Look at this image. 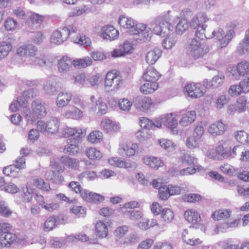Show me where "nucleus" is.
Listing matches in <instances>:
<instances>
[{"mask_svg": "<svg viewBox=\"0 0 249 249\" xmlns=\"http://www.w3.org/2000/svg\"><path fill=\"white\" fill-rule=\"evenodd\" d=\"M169 20V17L168 15L159 17L151 24V29H152L156 35L164 37L169 33L171 30V28L173 29Z\"/></svg>", "mask_w": 249, "mask_h": 249, "instance_id": "obj_3", "label": "nucleus"}, {"mask_svg": "<svg viewBox=\"0 0 249 249\" xmlns=\"http://www.w3.org/2000/svg\"><path fill=\"white\" fill-rule=\"evenodd\" d=\"M237 52L240 54H244L249 52V41L244 38L237 46Z\"/></svg>", "mask_w": 249, "mask_h": 249, "instance_id": "obj_51", "label": "nucleus"}, {"mask_svg": "<svg viewBox=\"0 0 249 249\" xmlns=\"http://www.w3.org/2000/svg\"><path fill=\"white\" fill-rule=\"evenodd\" d=\"M162 53L161 50L156 48L148 52L145 56V60L149 65H153L159 59Z\"/></svg>", "mask_w": 249, "mask_h": 249, "instance_id": "obj_22", "label": "nucleus"}, {"mask_svg": "<svg viewBox=\"0 0 249 249\" xmlns=\"http://www.w3.org/2000/svg\"><path fill=\"white\" fill-rule=\"evenodd\" d=\"M68 186L72 191L76 193L80 194L81 197L87 202L98 204L104 200V196L100 194L89 192L88 190L82 189L78 182L71 181Z\"/></svg>", "mask_w": 249, "mask_h": 249, "instance_id": "obj_1", "label": "nucleus"}, {"mask_svg": "<svg viewBox=\"0 0 249 249\" xmlns=\"http://www.w3.org/2000/svg\"><path fill=\"white\" fill-rule=\"evenodd\" d=\"M45 176L48 180L54 183H59L62 179V176L59 173L53 170L48 171Z\"/></svg>", "mask_w": 249, "mask_h": 249, "instance_id": "obj_40", "label": "nucleus"}, {"mask_svg": "<svg viewBox=\"0 0 249 249\" xmlns=\"http://www.w3.org/2000/svg\"><path fill=\"white\" fill-rule=\"evenodd\" d=\"M226 130V125L222 122L218 121L212 124L208 128L209 133L213 136L221 135Z\"/></svg>", "mask_w": 249, "mask_h": 249, "instance_id": "obj_20", "label": "nucleus"}, {"mask_svg": "<svg viewBox=\"0 0 249 249\" xmlns=\"http://www.w3.org/2000/svg\"><path fill=\"white\" fill-rule=\"evenodd\" d=\"M37 92H38L36 89H30L23 92L22 96L25 99V100H26V103H28L29 100H30L36 96Z\"/></svg>", "mask_w": 249, "mask_h": 249, "instance_id": "obj_59", "label": "nucleus"}, {"mask_svg": "<svg viewBox=\"0 0 249 249\" xmlns=\"http://www.w3.org/2000/svg\"><path fill=\"white\" fill-rule=\"evenodd\" d=\"M135 145H133V147H130L127 145H123L118 149V152L122 156L126 155L127 157L133 156L135 153Z\"/></svg>", "mask_w": 249, "mask_h": 249, "instance_id": "obj_45", "label": "nucleus"}, {"mask_svg": "<svg viewBox=\"0 0 249 249\" xmlns=\"http://www.w3.org/2000/svg\"><path fill=\"white\" fill-rule=\"evenodd\" d=\"M196 118L195 111H190L186 112L182 115V118L179 121V124L182 126H186L192 123Z\"/></svg>", "mask_w": 249, "mask_h": 249, "instance_id": "obj_27", "label": "nucleus"}, {"mask_svg": "<svg viewBox=\"0 0 249 249\" xmlns=\"http://www.w3.org/2000/svg\"><path fill=\"white\" fill-rule=\"evenodd\" d=\"M12 49V45L9 42L2 41L0 43V60L5 58Z\"/></svg>", "mask_w": 249, "mask_h": 249, "instance_id": "obj_41", "label": "nucleus"}, {"mask_svg": "<svg viewBox=\"0 0 249 249\" xmlns=\"http://www.w3.org/2000/svg\"><path fill=\"white\" fill-rule=\"evenodd\" d=\"M58 217L56 216H52L49 217L44 222V231H49L52 230L57 224Z\"/></svg>", "mask_w": 249, "mask_h": 249, "instance_id": "obj_39", "label": "nucleus"}, {"mask_svg": "<svg viewBox=\"0 0 249 249\" xmlns=\"http://www.w3.org/2000/svg\"><path fill=\"white\" fill-rule=\"evenodd\" d=\"M29 62L30 64L39 67H43L46 64V60L44 54L39 52L37 55L35 56L32 59H29Z\"/></svg>", "mask_w": 249, "mask_h": 249, "instance_id": "obj_37", "label": "nucleus"}, {"mask_svg": "<svg viewBox=\"0 0 249 249\" xmlns=\"http://www.w3.org/2000/svg\"><path fill=\"white\" fill-rule=\"evenodd\" d=\"M209 18L205 13H199L196 15L191 21L190 26L196 29L195 35L200 39H203L207 35L206 28L207 25L205 24L208 21Z\"/></svg>", "mask_w": 249, "mask_h": 249, "instance_id": "obj_2", "label": "nucleus"}, {"mask_svg": "<svg viewBox=\"0 0 249 249\" xmlns=\"http://www.w3.org/2000/svg\"><path fill=\"white\" fill-rule=\"evenodd\" d=\"M95 233L100 238L106 237L108 233L107 225L102 221L97 222L95 225Z\"/></svg>", "mask_w": 249, "mask_h": 249, "instance_id": "obj_34", "label": "nucleus"}, {"mask_svg": "<svg viewBox=\"0 0 249 249\" xmlns=\"http://www.w3.org/2000/svg\"><path fill=\"white\" fill-rule=\"evenodd\" d=\"M63 134L64 137H68L70 136H74V137L79 138L84 136L86 134L85 130L83 131L82 129H77L66 127L63 130Z\"/></svg>", "mask_w": 249, "mask_h": 249, "instance_id": "obj_26", "label": "nucleus"}, {"mask_svg": "<svg viewBox=\"0 0 249 249\" xmlns=\"http://www.w3.org/2000/svg\"><path fill=\"white\" fill-rule=\"evenodd\" d=\"M228 76L232 80H238L242 75L239 72L237 66H229L228 68Z\"/></svg>", "mask_w": 249, "mask_h": 249, "instance_id": "obj_49", "label": "nucleus"}, {"mask_svg": "<svg viewBox=\"0 0 249 249\" xmlns=\"http://www.w3.org/2000/svg\"><path fill=\"white\" fill-rule=\"evenodd\" d=\"M182 238L184 242L191 246H196L201 244L202 243V241L199 238L194 239L193 238L187 229L183 230L182 233Z\"/></svg>", "mask_w": 249, "mask_h": 249, "instance_id": "obj_28", "label": "nucleus"}, {"mask_svg": "<svg viewBox=\"0 0 249 249\" xmlns=\"http://www.w3.org/2000/svg\"><path fill=\"white\" fill-rule=\"evenodd\" d=\"M128 32L131 35H139L140 39L144 41L149 40L151 35V28L143 23H137L136 21Z\"/></svg>", "mask_w": 249, "mask_h": 249, "instance_id": "obj_7", "label": "nucleus"}, {"mask_svg": "<svg viewBox=\"0 0 249 249\" xmlns=\"http://www.w3.org/2000/svg\"><path fill=\"white\" fill-rule=\"evenodd\" d=\"M59 127V121L56 117H52L44 122L38 121L37 123V128L43 134H55L57 132Z\"/></svg>", "mask_w": 249, "mask_h": 249, "instance_id": "obj_5", "label": "nucleus"}, {"mask_svg": "<svg viewBox=\"0 0 249 249\" xmlns=\"http://www.w3.org/2000/svg\"><path fill=\"white\" fill-rule=\"evenodd\" d=\"M207 34L205 38H210L213 37H216L219 40L221 48L226 47L229 42L231 40L234 35V32L232 30H230L227 33L224 35V32L222 29L217 28L212 32V34H210L207 31Z\"/></svg>", "mask_w": 249, "mask_h": 249, "instance_id": "obj_6", "label": "nucleus"}, {"mask_svg": "<svg viewBox=\"0 0 249 249\" xmlns=\"http://www.w3.org/2000/svg\"><path fill=\"white\" fill-rule=\"evenodd\" d=\"M178 21L176 26V32L177 34H182L188 28V22L187 19L184 18H177Z\"/></svg>", "mask_w": 249, "mask_h": 249, "instance_id": "obj_42", "label": "nucleus"}, {"mask_svg": "<svg viewBox=\"0 0 249 249\" xmlns=\"http://www.w3.org/2000/svg\"><path fill=\"white\" fill-rule=\"evenodd\" d=\"M44 19V17L37 14H32L30 16V21L37 28L39 26Z\"/></svg>", "mask_w": 249, "mask_h": 249, "instance_id": "obj_62", "label": "nucleus"}, {"mask_svg": "<svg viewBox=\"0 0 249 249\" xmlns=\"http://www.w3.org/2000/svg\"><path fill=\"white\" fill-rule=\"evenodd\" d=\"M76 31L77 28L73 25L60 27L53 33L51 41L56 45H60L65 41L71 34L75 33Z\"/></svg>", "mask_w": 249, "mask_h": 249, "instance_id": "obj_4", "label": "nucleus"}, {"mask_svg": "<svg viewBox=\"0 0 249 249\" xmlns=\"http://www.w3.org/2000/svg\"><path fill=\"white\" fill-rule=\"evenodd\" d=\"M143 161L146 165L156 169L163 165L161 160L160 158L155 157H145L143 159Z\"/></svg>", "mask_w": 249, "mask_h": 249, "instance_id": "obj_25", "label": "nucleus"}, {"mask_svg": "<svg viewBox=\"0 0 249 249\" xmlns=\"http://www.w3.org/2000/svg\"><path fill=\"white\" fill-rule=\"evenodd\" d=\"M86 155L91 160H99L102 157L101 153L94 148H89L86 150Z\"/></svg>", "mask_w": 249, "mask_h": 249, "instance_id": "obj_48", "label": "nucleus"}, {"mask_svg": "<svg viewBox=\"0 0 249 249\" xmlns=\"http://www.w3.org/2000/svg\"><path fill=\"white\" fill-rule=\"evenodd\" d=\"M161 74L153 67L149 66L144 71L142 78L146 81L156 82Z\"/></svg>", "mask_w": 249, "mask_h": 249, "instance_id": "obj_17", "label": "nucleus"}, {"mask_svg": "<svg viewBox=\"0 0 249 249\" xmlns=\"http://www.w3.org/2000/svg\"><path fill=\"white\" fill-rule=\"evenodd\" d=\"M119 32L113 26L107 25L102 29L101 36L104 39L112 41L118 37Z\"/></svg>", "mask_w": 249, "mask_h": 249, "instance_id": "obj_15", "label": "nucleus"}, {"mask_svg": "<svg viewBox=\"0 0 249 249\" xmlns=\"http://www.w3.org/2000/svg\"><path fill=\"white\" fill-rule=\"evenodd\" d=\"M201 199V196L196 194H189L183 197L184 201L194 203L198 201Z\"/></svg>", "mask_w": 249, "mask_h": 249, "instance_id": "obj_63", "label": "nucleus"}, {"mask_svg": "<svg viewBox=\"0 0 249 249\" xmlns=\"http://www.w3.org/2000/svg\"><path fill=\"white\" fill-rule=\"evenodd\" d=\"M161 217L165 222L169 223L174 218L173 212L170 209H163L162 210Z\"/></svg>", "mask_w": 249, "mask_h": 249, "instance_id": "obj_55", "label": "nucleus"}, {"mask_svg": "<svg viewBox=\"0 0 249 249\" xmlns=\"http://www.w3.org/2000/svg\"><path fill=\"white\" fill-rule=\"evenodd\" d=\"M200 140L192 135L188 137L186 140V145L190 149H193L199 147Z\"/></svg>", "mask_w": 249, "mask_h": 249, "instance_id": "obj_50", "label": "nucleus"}, {"mask_svg": "<svg viewBox=\"0 0 249 249\" xmlns=\"http://www.w3.org/2000/svg\"><path fill=\"white\" fill-rule=\"evenodd\" d=\"M101 126L107 132L117 131L119 129L118 124L109 119L105 118L101 122Z\"/></svg>", "mask_w": 249, "mask_h": 249, "instance_id": "obj_24", "label": "nucleus"}, {"mask_svg": "<svg viewBox=\"0 0 249 249\" xmlns=\"http://www.w3.org/2000/svg\"><path fill=\"white\" fill-rule=\"evenodd\" d=\"M72 93L70 92L61 91L58 93L56 100V106L63 107L68 105L71 99Z\"/></svg>", "mask_w": 249, "mask_h": 249, "instance_id": "obj_18", "label": "nucleus"}, {"mask_svg": "<svg viewBox=\"0 0 249 249\" xmlns=\"http://www.w3.org/2000/svg\"><path fill=\"white\" fill-rule=\"evenodd\" d=\"M136 21H135L131 18H128L127 17L125 16L124 15H121L119 18V24L122 27L128 29V31H129V29L134 26V24H135Z\"/></svg>", "mask_w": 249, "mask_h": 249, "instance_id": "obj_36", "label": "nucleus"}, {"mask_svg": "<svg viewBox=\"0 0 249 249\" xmlns=\"http://www.w3.org/2000/svg\"><path fill=\"white\" fill-rule=\"evenodd\" d=\"M133 103L137 109L143 111L148 109L152 102L149 97L137 96L134 98Z\"/></svg>", "mask_w": 249, "mask_h": 249, "instance_id": "obj_13", "label": "nucleus"}, {"mask_svg": "<svg viewBox=\"0 0 249 249\" xmlns=\"http://www.w3.org/2000/svg\"><path fill=\"white\" fill-rule=\"evenodd\" d=\"M38 50L32 44H28L21 46L18 49L17 53L20 56L30 57L32 59L35 56L38 55Z\"/></svg>", "mask_w": 249, "mask_h": 249, "instance_id": "obj_12", "label": "nucleus"}, {"mask_svg": "<svg viewBox=\"0 0 249 249\" xmlns=\"http://www.w3.org/2000/svg\"><path fill=\"white\" fill-rule=\"evenodd\" d=\"M140 126L143 129H146L149 132L150 129H154L155 128H160L161 126V123L158 121L154 123L151 120L145 117L140 119Z\"/></svg>", "mask_w": 249, "mask_h": 249, "instance_id": "obj_23", "label": "nucleus"}, {"mask_svg": "<svg viewBox=\"0 0 249 249\" xmlns=\"http://www.w3.org/2000/svg\"><path fill=\"white\" fill-rule=\"evenodd\" d=\"M46 104L40 100H34L31 104L32 113L29 116L30 119L42 118L47 114Z\"/></svg>", "mask_w": 249, "mask_h": 249, "instance_id": "obj_9", "label": "nucleus"}, {"mask_svg": "<svg viewBox=\"0 0 249 249\" xmlns=\"http://www.w3.org/2000/svg\"><path fill=\"white\" fill-rule=\"evenodd\" d=\"M169 189L166 185H162L159 188V195L160 199L165 200L167 199L170 196Z\"/></svg>", "mask_w": 249, "mask_h": 249, "instance_id": "obj_58", "label": "nucleus"}, {"mask_svg": "<svg viewBox=\"0 0 249 249\" xmlns=\"http://www.w3.org/2000/svg\"><path fill=\"white\" fill-rule=\"evenodd\" d=\"M159 85L157 82L146 81L140 88V91L144 94H150L154 92L158 88Z\"/></svg>", "mask_w": 249, "mask_h": 249, "instance_id": "obj_30", "label": "nucleus"}, {"mask_svg": "<svg viewBox=\"0 0 249 249\" xmlns=\"http://www.w3.org/2000/svg\"><path fill=\"white\" fill-rule=\"evenodd\" d=\"M182 163H185L188 165H194V167H196L197 169V172H199L203 169V167L197 164V159L194 157L192 156L189 154H185L181 157Z\"/></svg>", "mask_w": 249, "mask_h": 249, "instance_id": "obj_33", "label": "nucleus"}, {"mask_svg": "<svg viewBox=\"0 0 249 249\" xmlns=\"http://www.w3.org/2000/svg\"><path fill=\"white\" fill-rule=\"evenodd\" d=\"M80 139L77 137L69 139L67 144L65 146L64 152L69 155H74L79 150L78 144Z\"/></svg>", "mask_w": 249, "mask_h": 249, "instance_id": "obj_14", "label": "nucleus"}, {"mask_svg": "<svg viewBox=\"0 0 249 249\" xmlns=\"http://www.w3.org/2000/svg\"><path fill=\"white\" fill-rule=\"evenodd\" d=\"M161 120V124L163 123L166 127L172 129L175 128L178 125V120L173 117L172 113L166 114Z\"/></svg>", "mask_w": 249, "mask_h": 249, "instance_id": "obj_35", "label": "nucleus"}, {"mask_svg": "<svg viewBox=\"0 0 249 249\" xmlns=\"http://www.w3.org/2000/svg\"><path fill=\"white\" fill-rule=\"evenodd\" d=\"M12 211L8 207L5 201H0V214L4 217L11 215Z\"/></svg>", "mask_w": 249, "mask_h": 249, "instance_id": "obj_54", "label": "nucleus"}, {"mask_svg": "<svg viewBox=\"0 0 249 249\" xmlns=\"http://www.w3.org/2000/svg\"><path fill=\"white\" fill-rule=\"evenodd\" d=\"M56 82L54 78L49 79L45 84L43 89L46 94L53 95L56 93Z\"/></svg>", "mask_w": 249, "mask_h": 249, "instance_id": "obj_32", "label": "nucleus"}, {"mask_svg": "<svg viewBox=\"0 0 249 249\" xmlns=\"http://www.w3.org/2000/svg\"><path fill=\"white\" fill-rule=\"evenodd\" d=\"M231 211L227 209H221L215 211L212 215L214 220L227 219L230 216Z\"/></svg>", "mask_w": 249, "mask_h": 249, "instance_id": "obj_38", "label": "nucleus"}, {"mask_svg": "<svg viewBox=\"0 0 249 249\" xmlns=\"http://www.w3.org/2000/svg\"><path fill=\"white\" fill-rule=\"evenodd\" d=\"M189 49L192 56L195 59L201 58L206 54L208 51L201 41L196 38L192 39L189 44Z\"/></svg>", "mask_w": 249, "mask_h": 249, "instance_id": "obj_8", "label": "nucleus"}, {"mask_svg": "<svg viewBox=\"0 0 249 249\" xmlns=\"http://www.w3.org/2000/svg\"><path fill=\"white\" fill-rule=\"evenodd\" d=\"M104 83L106 88H112L111 90H116L122 85L123 79L119 74L109 71L106 74Z\"/></svg>", "mask_w": 249, "mask_h": 249, "instance_id": "obj_10", "label": "nucleus"}, {"mask_svg": "<svg viewBox=\"0 0 249 249\" xmlns=\"http://www.w3.org/2000/svg\"><path fill=\"white\" fill-rule=\"evenodd\" d=\"M35 185L39 189L44 191H49L50 190V185L45 182L42 178H36L35 180Z\"/></svg>", "mask_w": 249, "mask_h": 249, "instance_id": "obj_60", "label": "nucleus"}, {"mask_svg": "<svg viewBox=\"0 0 249 249\" xmlns=\"http://www.w3.org/2000/svg\"><path fill=\"white\" fill-rule=\"evenodd\" d=\"M184 90L191 98L200 97L203 95V91L198 86L195 84H188L184 87Z\"/></svg>", "mask_w": 249, "mask_h": 249, "instance_id": "obj_19", "label": "nucleus"}, {"mask_svg": "<svg viewBox=\"0 0 249 249\" xmlns=\"http://www.w3.org/2000/svg\"><path fill=\"white\" fill-rule=\"evenodd\" d=\"M108 162L110 164L117 167H124L125 168L131 167V164L130 163L117 157H113L109 159Z\"/></svg>", "mask_w": 249, "mask_h": 249, "instance_id": "obj_43", "label": "nucleus"}, {"mask_svg": "<svg viewBox=\"0 0 249 249\" xmlns=\"http://www.w3.org/2000/svg\"><path fill=\"white\" fill-rule=\"evenodd\" d=\"M177 38L173 36H168L165 38L162 42V46L166 49H170L174 46L176 42Z\"/></svg>", "mask_w": 249, "mask_h": 249, "instance_id": "obj_56", "label": "nucleus"}, {"mask_svg": "<svg viewBox=\"0 0 249 249\" xmlns=\"http://www.w3.org/2000/svg\"><path fill=\"white\" fill-rule=\"evenodd\" d=\"M92 60L89 57H85L83 58L76 59L73 60V66L79 68H86L92 63Z\"/></svg>", "mask_w": 249, "mask_h": 249, "instance_id": "obj_44", "label": "nucleus"}, {"mask_svg": "<svg viewBox=\"0 0 249 249\" xmlns=\"http://www.w3.org/2000/svg\"><path fill=\"white\" fill-rule=\"evenodd\" d=\"M225 76L223 73L218 72L217 75L214 76L211 80V85L213 88H216L220 86L223 82Z\"/></svg>", "mask_w": 249, "mask_h": 249, "instance_id": "obj_53", "label": "nucleus"}, {"mask_svg": "<svg viewBox=\"0 0 249 249\" xmlns=\"http://www.w3.org/2000/svg\"><path fill=\"white\" fill-rule=\"evenodd\" d=\"M125 214L129 216L131 220H138L142 218V213L138 210H132L125 212Z\"/></svg>", "mask_w": 249, "mask_h": 249, "instance_id": "obj_64", "label": "nucleus"}, {"mask_svg": "<svg viewBox=\"0 0 249 249\" xmlns=\"http://www.w3.org/2000/svg\"><path fill=\"white\" fill-rule=\"evenodd\" d=\"M128 228L126 226H120L114 231V236L117 241H120L128 231Z\"/></svg>", "mask_w": 249, "mask_h": 249, "instance_id": "obj_46", "label": "nucleus"}, {"mask_svg": "<svg viewBox=\"0 0 249 249\" xmlns=\"http://www.w3.org/2000/svg\"><path fill=\"white\" fill-rule=\"evenodd\" d=\"M132 105L131 102L127 98L121 99L119 102V107L120 108L125 111H129Z\"/></svg>", "mask_w": 249, "mask_h": 249, "instance_id": "obj_57", "label": "nucleus"}, {"mask_svg": "<svg viewBox=\"0 0 249 249\" xmlns=\"http://www.w3.org/2000/svg\"><path fill=\"white\" fill-rule=\"evenodd\" d=\"M239 71V72L242 75H245L249 72V63L247 61H242L238 64L237 66Z\"/></svg>", "mask_w": 249, "mask_h": 249, "instance_id": "obj_61", "label": "nucleus"}, {"mask_svg": "<svg viewBox=\"0 0 249 249\" xmlns=\"http://www.w3.org/2000/svg\"><path fill=\"white\" fill-rule=\"evenodd\" d=\"M60 160L64 166L71 169L76 170L79 166V161L77 159L71 158L68 156L61 157Z\"/></svg>", "mask_w": 249, "mask_h": 249, "instance_id": "obj_21", "label": "nucleus"}, {"mask_svg": "<svg viewBox=\"0 0 249 249\" xmlns=\"http://www.w3.org/2000/svg\"><path fill=\"white\" fill-rule=\"evenodd\" d=\"M235 138L238 142L241 143H249V134L244 131H237Z\"/></svg>", "mask_w": 249, "mask_h": 249, "instance_id": "obj_47", "label": "nucleus"}, {"mask_svg": "<svg viewBox=\"0 0 249 249\" xmlns=\"http://www.w3.org/2000/svg\"><path fill=\"white\" fill-rule=\"evenodd\" d=\"M72 65L73 60L69 57L63 56L58 62V70L60 72L66 73L71 71Z\"/></svg>", "mask_w": 249, "mask_h": 249, "instance_id": "obj_16", "label": "nucleus"}, {"mask_svg": "<svg viewBox=\"0 0 249 249\" xmlns=\"http://www.w3.org/2000/svg\"><path fill=\"white\" fill-rule=\"evenodd\" d=\"M16 239L17 236L15 234L7 231L2 233L0 235V240L2 242L1 244H4L6 247H10L13 243L16 241Z\"/></svg>", "mask_w": 249, "mask_h": 249, "instance_id": "obj_31", "label": "nucleus"}, {"mask_svg": "<svg viewBox=\"0 0 249 249\" xmlns=\"http://www.w3.org/2000/svg\"><path fill=\"white\" fill-rule=\"evenodd\" d=\"M102 133L99 131H94L90 133L88 136V141L92 143H97L100 142L102 139Z\"/></svg>", "mask_w": 249, "mask_h": 249, "instance_id": "obj_52", "label": "nucleus"}, {"mask_svg": "<svg viewBox=\"0 0 249 249\" xmlns=\"http://www.w3.org/2000/svg\"><path fill=\"white\" fill-rule=\"evenodd\" d=\"M184 215L185 219L192 224V226H190V229L193 228L198 229L202 227L200 214L196 210H188L185 211Z\"/></svg>", "mask_w": 249, "mask_h": 249, "instance_id": "obj_11", "label": "nucleus"}, {"mask_svg": "<svg viewBox=\"0 0 249 249\" xmlns=\"http://www.w3.org/2000/svg\"><path fill=\"white\" fill-rule=\"evenodd\" d=\"M64 116L68 119L77 120L83 116V112L78 108L72 107L71 108L67 109L64 114Z\"/></svg>", "mask_w": 249, "mask_h": 249, "instance_id": "obj_29", "label": "nucleus"}]
</instances>
